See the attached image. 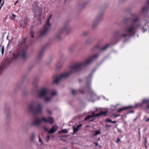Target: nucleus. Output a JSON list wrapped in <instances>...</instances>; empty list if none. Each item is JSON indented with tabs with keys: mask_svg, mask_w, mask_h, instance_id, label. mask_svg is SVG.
Segmentation results:
<instances>
[{
	"mask_svg": "<svg viewBox=\"0 0 149 149\" xmlns=\"http://www.w3.org/2000/svg\"><path fill=\"white\" fill-rule=\"evenodd\" d=\"M60 140V141H63L66 142L67 141V140H65V139H63L61 138H60L59 139Z\"/></svg>",
	"mask_w": 149,
	"mask_h": 149,
	"instance_id": "nucleus-50",
	"label": "nucleus"
},
{
	"mask_svg": "<svg viewBox=\"0 0 149 149\" xmlns=\"http://www.w3.org/2000/svg\"><path fill=\"white\" fill-rule=\"evenodd\" d=\"M148 27L146 25V23H145V25L143 26V28L142 29V30L143 32H145L146 31L147 28Z\"/></svg>",
	"mask_w": 149,
	"mask_h": 149,
	"instance_id": "nucleus-29",
	"label": "nucleus"
},
{
	"mask_svg": "<svg viewBox=\"0 0 149 149\" xmlns=\"http://www.w3.org/2000/svg\"><path fill=\"white\" fill-rule=\"evenodd\" d=\"M101 133V132L100 131V130H95V133L93 135L94 136H96L97 135H98Z\"/></svg>",
	"mask_w": 149,
	"mask_h": 149,
	"instance_id": "nucleus-28",
	"label": "nucleus"
},
{
	"mask_svg": "<svg viewBox=\"0 0 149 149\" xmlns=\"http://www.w3.org/2000/svg\"><path fill=\"white\" fill-rule=\"evenodd\" d=\"M117 121H112L111 123H116Z\"/></svg>",
	"mask_w": 149,
	"mask_h": 149,
	"instance_id": "nucleus-58",
	"label": "nucleus"
},
{
	"mask_svg": "<svg viewBox=\"0 0 149 149\" xmlns=\"http://www.w3.org/2000/svg\"><path fill=\"white\" fill-rule=\"evenodd\" d=\"M38 108L35 107L32 103L30 104L28 106V108L30 113L34 115L40 113L42 111V105L40 103L38 104Z\"/></svg>",
	"mask_w": 149,
	"mask_h": 149,
	"instance_id": "nucleus-5",
	"label": "nucleus"
},
{
	"mask_svg": "<svg viewBox=\"0 0 149 149\" xmlns=\"http://www.w3.org/2000/svg\"><path fill=\"white\" fill-rule=\"evenodd\" d=\"M105 121L107 123H109V122H112L111 120L110 119H106L105 120Z\"/></svg>",
	"mask_w": 149,
	"mask_h": 149,
	"instance_id": "nucleus-38",
	"label": "nucleus"
},
{
	"mask_svg": "<svg viewBox=\"0 0 149 149\" xmlns=\"http://www.w3.org/2000/svg\"><path fill=\"white\" fill-rule=\"evenodd\" d=\"M35 134L34 132H32L31 134V136L30 138V141L31 142H34V140L35 139Z\"/></svg>",
	"mask_w": 149,
	"mask_h": 149,
	"instance_id": "nucleus-25",
	"label": "nucleus"
},
{
	"mask_svg": "<svg viewBox=\"0 0 149 149\" xmlns=\"http://www.w3.org/2000/svg\"><path fill=\"white\" fill-rule=\"evenodd\" d=\"M47 111L48 112V114H51L52 113V111L48 109H47Z\"/></svg>",
	"mask_w": 149,
	"mask_h": 149,
	"instance_id": "nucleus-39",
	"label": "nucleus"
},
{
	"mask_svg": "<svg viewBox=\"0 0 149 149\" xmlns=\"http://www.w3.org/2000/svg\"><path fill=\"white\" fill-rule=\"evenodd\" d=\"M96 117H98L101 116L100 112L99 113L95 114Z\"/></svg>",
	"mask_w": 149,
	"mask_h": 149,
	"instance_id": "nucleus-47",
	"label": "nucleus"
},
{
	"mask_svg": "<svg viewBox=\"0 0 149 149\" xmlns=\"http://www.w3.org/2000/svg\"><path fill=\"white\" fill-rule=\"evenodd\" d=\"M148 5L142 7L141 9V13H143L149 11V0H147L146 1Z\"/></svg>",
	"mask_w": 149,
	"mask_h": 149,
	"instance_id": "nucleus-15",
	"label": "nucleus"
},
{
	"mask_svg": "<svg viewBox=\"0 0 149 149\" xmlns=\"http://www.w3.org/2000/svg\"><path fill=\"white\" fill-rule=\"evenodd\" d=\"M134 111L133 110H132L130 111H128L127 113V114H128L130 113H134Z\"/></svg>",
	"mask_w": 149,
	"mask_h": 149,
	"instance_id": "nucleus-45",
	"label": "nucleus"
},
{
	"mask_svg": "<svg viewBox=\"0 0 149 149\" xmlns=\"http://www.w3.org/2000/svg\"><path fill=\"white\" fill-rule=\"evenodd\" d=\"M8 38H9V36H7V40H9L8 44V47L9 46L10 43L12 41L13 39V37H12V38L10 40H9Z\"/></svg>",
	"mask_w": 149,
	"mask_h": 149,
	"instance_id": "nucleus-30",
	"label": "nucleus"
},
{
	"mask_svg": "<svg viewBox=\"0 0 149 149\" xmlns=\"http://www.w3.org/2000/svg\"><path fill=\"white\" fill-rule=\"evenodd\" d=\"M18 2V0H17L16 2L14 4V5H16V4Z\"/></svg>",
	"mask_w": 149,
	"mask_h": 149,
	"instance_id": "nucleus-60",
	"label": "nucleus"
},
{
	"mask_svg": "<svg viewBox=\"0 0 149 149\" xmlns=\"http://www.w3.org/2000/svg\"><path fill=\"white\" fill-rule=\"evenodd\" d=\"M120 141V139L119 138H118L117 139V141H116V143H118Z\"/></svg>",
	"mask_w": 149,
	"mask_h": 149,
	"instance_id": "nucleus-48",
	"label": "nucleus"
},
{
	"mask_svg": "<svg viewBox=\"0 0 149 149\" xmlns=\"http://www.w3.org/2000/svg\"><path fill=\"white\" fill-rule=\"evenodd\" d=\"M138 130V131H139V135L140 136L141 135H140V128H139Z\"/></svg>",
	"mask_w": 149,
	"mask_h": 149,
	"instance_id": "nucleus-56",
	"label": "nucleus"
},
{
	"mask_svg": "<svg viewBox=\"0 0 149 149\" xmlns=\"http://www.w3.org/2000/svg\"><path fill=\"white\" fill-rule=\"evenodd\" d=\"M12 15L13 16H14V17H16V15H15L14 14H12Z\"/></svg>",
	"mask_w": 149,
	"mask_h": 149,
	"instance_id": "nucleus-64",
	"label": "nucleus"
},
{
	"mask_svg": "<svg viewBox=\"0 0 149 149\" xmlns=\"http://www.w3.org/2000/svg\"><path fill=\"white\" fill-rule=\"evenodd\" d=\"M4 3V1H3V3L1 4L0 6L1 7L3 5Z\"/></svg>",
	"mask_w": 149,
	"mask_h": 149,
	"instance_id": "nucleus-57",
	"label": "nucleus"
},
{
	"mask_svg": "<svg viewBox=\"0 0 149 149\" xmlns=\"http://www.w3.org/2000/svg\"><path fill=\"white\" fill-rule=\"evenodd\" d=\"M132 17L124 18L123 22L124 25L122 29L118 30L113 33V39L109 43L102 47H100V51H106L108 47L118 43L122 38L131 37L135 35L137 29L141 25L140 22V18L136 15V14H132Z\"/></svg>",
	"mask_w": 149,
	"mask_h": 149,
	"instance_id": "nucleus-1",
	"label": "nucleus"
},
{
	"mask_svg": "<svg viewBox=\"0 0 149 149\" xmlns=\"http://www.w3.org/2000/svg\"><path fill=\"white\" fill-rule=\"evenodd\" d=\"M42 121L38 118H36L31 123V126H38L41 123Z\"/></svg>",
	"mask_w": 149,
	"mask_h": 149,
	"instance_id": "nucleus-13",
	"label": "nucleus"
},
{
	"mask_svg": "<svg viewBox=\"0 0 149 149\" xmlns=\"http://www.w3.org/2000/svg\"><path fill=\"white\" fill-rule=\"evenodd\" d=\"M48 93V90L45 88L43 89L40 91L38 95V98L39 99H43L46 96Z\"/></svg>",
	"mask_w": 149,
	"mask_h": 149,
	"instance_id": "nucleus-11",
	"label": "nucleus"
},
{
	"mask_svg": "<svg viewBox=\"0 0 149 149\" xmlns=\"http://www.w3.org/2000/svg\"><path fill=\"white\" fill-rule=\"evenodd\" d=\"M51 28L45 25H44L43 30L40 31L39 38H42L46 36L48 32L50 30Z\"/></svg>",
	"mask_w": 149,
	"mask_h": 149,
	"instance_id": "nucleus-10",
	"label": "nucleus"
},
{
	"mask_svg": "<svg viewBox=\"0 0 149 149\" xmlns=\"http://www.w3.org/2000/svg\"><path fill=\"white\" fill-rule=\"evenodd\" d=\"M91 118V115H89L87 116L84 119V120L86 121L87 120Z\"/></svg>",
	"mask_w": 149,
	"mask_h": 149,
	"instance_id": "nucleus-33",
	"label": "nucleus"
},
{
	"mask_svg": "<svg viewBox=\"0 0 149 149\" xmlns=\"http://www.w3.org/2000/svg\"><path fill=\"white\" fill-rule=\"evenodd\" d=\"M120 116V114H116V115H115L114 116V117H115V118H116L117 117H118V116Z\"/></svg>",
	"mask_w": 149,
	"mask_h": 149,
	"instance_id": "nucleus-52",
	"label": "nucleus"
},
{
	"mask_svg": "<svg viewBox=\"0 0 149 149\" xmlns=\"http://www.w3.org/2000/svg\"><path fill=\"white\" fill-rule=\"evenodd\" d=\"M95 70H93L92 72L90 74L88 77L86 78L87 81L86 82V84L87 85L86 88L87 89V90H86L85 89L80 90V92L82 94H84L85 91H86L89 93H90L92 96L95 95L96 94L94 93L92 90L91 87H90L91 82V81L93 73L94 72Z\"/></svg>",
	"mask_w": 149,
	"mask_h": 149,
	"instance_id": "nucleus-4",
	"label": "nucleus"
},
{
	"mask_svg": "<svg viewBox=\"0 0 149 149\" xmlns=\"http://www.w3.org/2000/svg\"><path fill=\"white\" fill-rule=\"evenodd\" d=\"M99 55L100 54L99 53H97L90 56L89 59L85 63L81 62L74 65L70 68L69 72L57 76L54 80V82L57 84L61 79L67 78L73 73L77 72L81 70L85 67L90 64L94 59L98 58Z\"/></svg>",
	"mask_w": 149,
	"mask_h": 149,
	"instance_id": "nucleus-2",
	"label": "nucleus"
},
{
	"mask_svg": "<svg viewBox=\"0 0 149 149\" xmlns=\"http://www.w3.org/2000/svg\"><path fill=\"white\" fill-rule=\"evenodd\" d=\"M39 2L38 1H35L33 4L34 7L33 8L34 9L33 11L35 16V17H36L38 15V16L39 18L38 21L39 22H41L40 18L42 12V8L39 6Z\"/></svg>",
	"mask_w": 149,
	"mask_h": 149,
	"instance_id": "nucleus-6",
	"label": "nucleus"
},
{
	"mask_svg": "<svg viewBox=\"0 0 149 149\" xmlns=\"http://www.w3.org/2000/svg\"><path fill=\"white\" fill-rule=\"evenodd\" d=\"M117 131H118V132L120 133H121V130L120 129L118 128Z\"/></svg>",
	"mask_w": 149,
	"mask_h": 149,
	"instance_id": "nucleus-51",
	"label": "nucleus"
},
{
	"mask_svg": "<svg viewBox=\"0 0 149 149\" xmlns=\"http://www.w3.org/2000/svg\"><path fill=\"white\" fill-rule=\"evenodd\" d=\"M34 26L32 25L30 28V35L32 38H33L34 37Z\"/></svg>",
	"mask_w": 149,
	"mask_h": 149,
	"instance_id": "nucleus-23",
	"label": "nucleus"
},
{
	"mask_svg": "<svg viewBox=\"0 0 149 149\" xmlns=\"http://www.w3.org/2000/svg\"><path fill=\"white\" fill-rule=\"evenodd\" d=\"M74 49V48L73 47H70L69 49V50L70 52H72L73 51Z\"/></svg>",
	"mask_w": 149,
	"mask_h": 149,
	"instance_id": "nucleus-43",
	"label": "nucleus"
},
{
	"mask_svg": "<svg viewBox=\"0 0 149 149\" xmlns=\"http://www.w3.org/2000/svg\"><path fill=\"white\" fill-rule=\"evenodd\" d=\"M93 143L95 144L96 146H97L98 145V143L97 142H94Z\"/></svg>",
	"mask_w": 149,
	"mask_h": 149,
	"instance_id": "nucleus-53",
	"label": "nucleus"
},
{
	"mask_svg": "<svg viewBox=\"0 0 149 149\" xmlns=\"http://www.w3.org/2000/svg\"><path fill=\"white\" fill-rule=\"evenodd\" d=\"M86 3H84L82 4L80 6L82 8H83L86 6Z\"/></svg>",
	"mask_w": 149,
	"mask_h": 149,
	"instance_id": "nucleus-41",
	"label": "nucleus"
},
{
	"mask_svg": "<svg viewBox=\"0 0 149 149\" xmlns=\"http://www.w3.org/2000/svg\"><path fill=\"white\" fill-rule=\"evenodd\" d=\"M91 117H92V118H94L95 117H96V114H95V113H93L91 115Z\"/></svg>",
	"mask_w": 149,
	"mask_h": 149,
	"instance_id": "nucleus-42",
	"label": "nucleus"
},
{
	"mask_svg": "<svg viewBox=\"0 0 149 149\" xmlns=\"http://www.w3.org/2000/svg\"><path fill=\"white\" fill-rule=\"evenodd\" d=\"M39 141L42 143H43V141H42L41 139L40 138V135H39Z\"/></svg>",
	"mask_w": 149,
	"mask_h": 149,
	"instance_id": "nucleus-44",
	"label": "nucleus"
},
{
	"mask_svg": "<svg viewBox=\"0 0 149 149\" xmlns=\"http://www.w3.org/2000/svg\"><path fill=\"white\" fill-rule=\"evenodd\" d=\"M10 109L9 108L5 107L4 109V111L6 113L7 118L8 119L10 118V115L9 113Z\"/></svg>",
	"mask_w": 149,
	"mask_h": 149,
	"instance_id": "nucleus-22",
	"label": "nucleus"
},
{
	"mask_svg": "<svg viewBox=\"0 0 149 149\" xmlns=\"http://www.w3.org/2000/svg\"><path fill=\"white\" fill-rule=\"evenodd\" d=\"M48 44L45 45L43 47L39 53L36 59V60L38 62H39L43 58L48 46Z\"/></svg>",
	"mask_w": 149,
	"mask_h": 149,
	"instance_id": "nucleus-9",
	"label": "nucleus"
},
{
	"mask_svg": "<svg viewBox=\"0 0 149 149\" xmlns=\"http://www.w3.org/2000/svg\"><path fill=\"white\" fill-rule=\"evenodd\" d=\"M52 17V15H50L47 19V21L45 25L49 27L50 28L51 27V24L50 22V20L51 19Z\"/></svg>",
	"mask_w": 149,
	"mask_h": 149,
	"instance_id": "nucleus-19",
	"label": "nucleus"
},
{
	"mask_svg": "<svg viewBox=\"0 0 149 149\" xmlns=\"http://www.w3.org/2000/svg\"><path fill=\"white\" fill-rule=\"evenodd\" d=\"M43 128L45 131L48 132V131H49V130L46 127H44Z\"/></svg>",
	"mask_w": 149,
	"mask_h": 149,
	"instance_id": "nucleus-46",
	"label": "nucleus"
},
{
	"mask_svg": "<svg viewBox=\"0 0 149 149\" xmlns=\"http://www.w3.org/2000/svg\"><path fill=\"white\" fill-rule=\"evenodd\" d=\"M42 120L46 123H49L50 124L53 123L54 120L52 117H48V119H47L45 117H43L42 118Z\"/></svg>",
	"mask_w": 149,
	"mask_h": 149,
	"instance_id": "nucleus-14",
	"label": "nucleus"
},
{
	"mask_svg": "<svg viewBox=\"0 0 149 149\" xmlns=\"http://www.w3.org/2000/svg\"><path fill=\"white\" fill-rule=\"evenodd\" d=\"M68 131L66 129H63L61 131H58V133L59 134H61L62 133H68Z\"/></svg>",
	"mask_w": 149,
	"mask_h": 149,
	"instance_id": "nucleus-27",
	"label": "nucleus"
},
{
	"mask_svg": "<svg viewBox=\"0 0 149 149\" xmlns=\"http://www.w3.org/2000/svg\"><path fill=\"white\" fill-rule=\"evenodd\" d=\"M69 136V135H60L58 136L59 137H62V138H65Z\"/></svg>",
	"mask_w": 149,
	"mask_h": 149,
	"instance_id": "nucleus-32",
	"label": "nucleus"
},
{
	"mask_svg": "<svg viewBox=\"0 0 149 149\" xmlns=\"http://www.w3.org/2000/svg\"><path fill=\"white\" fill-rule=\"evenodd\" d=\"M27 18V17H26V19L24 20V23L26 25H27V19H26Z\"/></svg>",
	"mask_w": 149,
	"mask_h": 149,
	"instance_id": "nucleus-49",
	"label": "nucleus"
},
{
	"mask_svg": "<svg viewBox=\"0 0 149 149\" xmlns=\"http://www.w3.org/2000/svg\"><path fill=\"white\" fill-rule=\"evenodd\" d=\"M144 104H145L146 105V108L149 109V99H144L141 103H139L136 104L134 106H135L136 107L139 106L142 107Z\"/></svg>",
	"mask_w": 149,
	"mask_h": 149,
	"instance_id": "nucleus-12",
	"label": "nucleus"
},
{
	"mask_svg": "<svg viewBox=\"0 0 149 149\" xmlns=\"http://www.w3.org/2000/svg\"><path fill=\"white\" fill-rule=\"evenodd\" d=\"M100 45L99 44H97L95 45L91 48V49L90 50L92 52L96 51L97 49L100 51Z\"/></svg>",
	"mask_w": 149,
	"mask_h": 149,
	"instance_id": "nucleus-18",
	"label": "nucleus"
},
{
	"mask_svg": "<svg viewBox=\"0 0 149 149\" xmlns=\"http://www.w3.org/2000/svg\"><path fill=\"white\" fill-rule=\"evenodd\" d=\"M71 28L68 22L64 24L62 28L60 29L54 36V39L58 40H60L61 39V35L62 34L65 32L66 34L69 33L70 31Z\"/></svg>",
	"mask_w": 149,
	"mask_h": 149,
	"instance_id": "nucleus-3",
	"label": "nucleus"
},
{
	"mask_svg": "<svg viewBox=\"0 0 149 149\" xmlns=\"http://www.w3.org/2000/svg\"><path fill=\"white\" fill-rule=\"evenodd\" d=\"M103 14V11L100 10L97 15L95 19L93 21L92 28L93 29H95L97 28L99 22L101 21L102 19V15Z\"/></svg>",
	"mask_w": 149,
	"mask_h": 149,
	"instance_id": "nucleus-7",
	"label": "nucleus"
},
{
	"mask_svg": "<svg viewBox=\"0 0 149 149\" xmlns=\"http://www.w3.org/2000/svg\"><path fill=\"white\" fill-rule=\"evenodd\" d=\"M4 52V46H2L1 49V54L3 55Z\"/></svg>",
	"mask_w": 149,
	"mask_h": 149,
	"instance_id": "nucleus-31",
	"label": "nucleus"
},
{
	"mask_svg": "<svg viewBox=\"0 0 149 149\" xmlns=\"http://www.w3.org/2000/svg\"><path fill=\"white\" fill-rule=\"evenodd\" d=\"M95 40V39L92 38H89L85 42V44L86 45H89L92 43Z\"/></svg>",
	"mask_w": 149,
	"mask_h": 149,
	"instance_id": "nucleus-20",
	"label": "nucleus"
},
{
	"mask_svg": "<svg viewBox=\"0 0 149 149\" xmlns=\"http://www.w3.org/2000/svg\"><path fill=\"white\" fill-rule=\"evenodd\" d=\"M147 138L146 137L144 138L143 142L144 143V144H146L147 143Z\"/></svg>",
	"mask_w": 149,
	"mask_h": 149,
	"instance_id": "nucleus-35",
	"label": "nucleus"
},
{
	"mask_svg": "<svg viewBox=\"0 0 149 149\" xmlns=\"http://www.w3.org/2000/svg\"><path fill=\"white\" fill-rule=\"evenodd\" d=\"M57 130V126L53 125L52 126L51 129L48 131V133L49 134H52L56 132Z\"/></svg>",
	"mask_w": 149,
	"mask_h": 149,
	"instance_id": "nucleus-17",
	"label": "nucleus"
},
{
	"mask_svg": "<svg viewBox=\"0 0 149 149\" xmlns=\"http://www.w3.org/2000/svg\"><path fill=\"white\" fill-rule=\"evenodd\" d=\"M71 93L72 94L74 95L77 93V91L75 90H72Z\"/></svg>",
	"mask_w": 149,
	"mask_h": 149,
	"instance_id": "nucleus-36",
	"label": "nucleus"
},
{
	"mask_svg": "<svg viewBox=\"0 0 149 149\" xmlns=\"http://www.w3.org/2000/svg\"><path fill=\"white\" fill-rule=\"evenodd\" d=\"M137 118L136 117L133 120V121H136V120H137Z\"/></svg>",
	"mask_w": 149,
	"mask_h": 149,
	"instance_id": "nucleus-62",
	"label": "nucleus"
},
{
	"mask_svg": "<svg viewBox=\"0 0 149 149\" xmlns=\"http://www.w3.org/2000/svg\"><path fill=\"white\" fill-rule=\"evenodd\" d=\"M25 77L23 76L22 77L21 79L22 81H21V83H19L17 84L16 87V89H18L20 88L22 86V84L23 83L25 79Z\"/></svg>",
	"mask_w": 149,
	"mask_h": 149,
	"instance_id": "nucleus-21",
	"label": "nucleus"
},
{
	"mask_svg": "<svg viewBox=\"0 0 149 149\" xmlns=\"http://www.w3.org/2000/svg\"><path fill=\"white\" fill-rule=\"evenodd\" d=\"M82 126V124H79L77 127H76L75 126H73L72 128H73V130L76 132H77L80 129L81 127Z\"/></svg>",
	"mask_w": 149,
	"mask_h": 149,
	"instance_id": "nucleus-24",
	"label": "nucleus"
},
{
	"mask_svg": "<svg viewBox=\"0 0 149 149\" xmlns=\"http://www.w3.org/2000/svg\"><path fill=\"white\" fill-rule=\"evenodd\" d=\"M61 67V65H58V66H57V69H59Z\"/></svg>",
	"mask_w": 149,
	"mask_h": 149,
	"instance_id": "nucleus-55",
	"label": "nucleus"
},
{
	"mask_svg": "<svg viewBox=\"0 0 149 149\" xmlns=\"http://www.w3.org/2000/svg\"><path fill=\"white\" fill-rule=\"evenodd\" d=\"M56 94V92L55 91H53L52 93V96H55Z\"/></svg>",
	"mask_w": 149,
	"mask_h": 149,
	"instance_id": "nucleus-40",
	"label": "nucleus"
},
{
	"mask_svg": "<svg viewBox=\"0 0 149 149\" xmlns=\"http://www.w3.org/2000/svg\"><path fill=\"white\" fill-rule=\"evenodd\" d=\"M106 127H111V125H105Z\"/></svg>",
	"mask_w": 149,
	"mask_h": 149,
	"instance_id": "nucleus-54",
	"label": "nucleus"
},
{
	"mask_svg": "<svg viewBox=\"0 0 149 149\" xmlns=\"http://www.w3.org/2000/svg\"><path fill=\"white\" fill-rule=\"evenodd\" d=\"M76 132H75L74 131H73V132L72 133V135H73Z\"/></svg>",
	"mask_w": 149,
	"mask_h": 149,
	"instance_id": "nucleus-59",
	"label": "nucleus"
},
{
	"mask_svg": "<svg viewBox=\"0 0 149 149\" xmlns=\"http://www.w3.org/2000/svg\"><path fill=\"white\" fill-rule=\"evenodd\" d=\"M135 107H136L135 106H129L125 107H123L122 108L119 109L117 111V112L118 113L120 112L121 111L124 110H127L130 109H132L133 108Z\"/></svg>",
	"mask_w": 149,
	"mask_h": 149,
	"instance_id": "nucleus-16",
	"label": "nucleus"
},
{
	"mask_svg": "<svg viewBox=\"0 0 149 149\" xmlns=\"http://www.w3.org/2000/svg\"><path fill=\"white\" fill-rule=\"evenodd\" d=\"M39 80V77L38 76H36L34 78V80L32 82V84L34 87L32 89V92L34 94H37L39 93V91L37 88V87Z\"/></svg>",
	"mask_w": 149,
	"mask_h": 149,
	"instance_id": "nucleus-8",
	"label": "nucleus"
},
{
	"mask_svg": "<svg viewBox=\"0 0 149 149\" xmlns=\"http://www.w3.org/2000/svg\"><path fill=\"white\" fill-rule=\"evenodd\" d=\"M44 98L45 99L44 101L45 103H47L51 101L52 99V97H47L46 96Z\"/></svg>",
	"mask_w": 149,
	"mask_h": 149,
	"instance_id": "nucleus-26",
	"label": "nucleus"
},
{
	"mask_svg": "<svg viewBox=\"0 0 149 149\" xmlns=\"http://www.w3.org/2000/svg\"><path fill=\"white\" fill-rule=\"evenodd\" d=\"M149 121V118H148L146 120V122H148Z\"/></svg>",
	"mask_w": 149,
	"mask_h": 149,
	"instance_id": "nucleus-63",
	"label": "nucleus"
},
{
	"mask_svg": "<svg viewBox=\"0 0 149 149\" xmlns=\"http://www.w3.org/2000/svg\"><path fill=\"white\" fill-rule=\"evenodd\" d=\"M49 139V136H48V137H47V141H48V140Z\"/></svg>",
	"mask_w": 149,
	"mask_h": 149,
	"instance_id": "nucleus-61",
	"label": "nucleus"
},
{
	"mask_svg": "<svg viewBox=\"0 0 149 149\" xmlns=\"http://www.w3.org/2000/svg\"><path fill=\"white\" fill-rule=\"evenodd\" d=\"M107 112H108L107 111H101L100 112L101 114V115H105L107 113Z\"/></svg>",
	"mask_w": 149,
	"mask_h": 149,
	"instance_id": "nucleus-34",
	"label": "nucleus"
},
{
	"mask_svg": "<svg viewBox=\"0 0 149 149\" xmlns=\"http://www.w3.org/2000/svg\"><path fill=\"white\" fill-rule=\"evenodd\" d=\"M88 33V31H84L83 33V34L84 36H86Z\"/></svg>",
	"mask_w": 149,
	"mask_h": 149,
	"instance_id": "nucleus-37",
	"label": "nucleus"
}]
</instances>
